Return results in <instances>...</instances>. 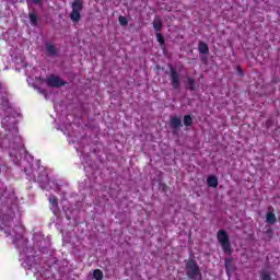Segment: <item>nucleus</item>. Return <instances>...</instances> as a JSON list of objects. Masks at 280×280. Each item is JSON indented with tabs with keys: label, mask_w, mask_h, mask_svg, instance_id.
Masks as SVG:
<instances>
[{
	"label": "nucleus",
	"mask_w": 280,
	"mask_h": 280,
	"mask_svg": "<svg viewBox=\"0 0 280 280\" xmlns=\"http://www.w3.org/2000/svg\"><path fill=\"white\" fill-rule=\"evenodd\" d=\"M3 106H4L5 108H10V102H8V100H4L2 107H3Z\"/></svg>",
	"instance_id": "nucleus-23"
},
{
	"label": "nucleus",
	"mask_w": 280,
	"mask_h": 280,
	"mask_svg": "<svg viewBox=\"0 0 280 280\" xmlns=\"http://www.w3.org/2000/svg\"><path fill=\"white\" fill-rule=\"evenodd\" d=\"M170 128L173 129L174 135H176V130H180L183 128V122L178 116H172L170 119Z\"/></svg>",
	"instance_id": "nucleus-5"
},
{
	"label": "nucleus",
	"mask_w": 280,
	"mask_h": 280,
	"mask_svg": "<svg viewBox=\"0 0 280 280\" xmlns=\"http://www.w3.org/2000/svg\"><path fill=\"white\" fill-rule=\"evenodd\" d=\"M93 278L95 280H103L104 279V272H102V270H100V269H95L93 271Z\"/></svg>",
	"instance_id": "nucleus-17"
},
{
	"label": "nucleus",
	"mask_w": 280,
	"mask_h": 280,
	"mask_svg": "<svg viewBox=\"0 0 280 280\" xmlns=\"http://www.w3.org/2000/svg\"><path fill=\"white\" fill-rule=\"evenodd\" d=\"M217 240L225 255H233V248L231 247V238L229 237V233L224 230H219L217 233Z\"/></svg>",
	"instance_id": "nucleus-2"
},
{
	"label": "nucleus",
	"mask_w": 280,
	"mask_h": 280,
	"mask_svg": "<svg viewBox=\"0 0 280 280\" xmlns=\"http://www.w3.org/2000/svg\"><path fill=\"white\" fill-rule=\"evenodd\" d=\"M170 71H171V74H170L171 84H172L173 89H180V77H179L178 72L172 66L170 68Z\"/></svg>",
	"instance_id": "nucleus-4"
},
{
	"label": "nucleus",
	"mask_w": 280,
	"mask_h": 280,
	"mask_svg": "<svg viewBox=\"0 0 280 280\" xmlns=\"http://www.w3.org/2000/svg\"><path fill=\"white\" fill-rule=\"evenodd\" d=\"M207 185H208V187H212L213 189H217L218 188V177H215V175L208 176Z\"/></svg>",
	"instance_id": "nucleus-8"
},
{
	"label": "nucleus",
	"mask_w": 280,
	"mask_h": 280,
	"mask_svg": "<svg viewBox=\"0 0 280 280\" xmlns=\"http://www.w3.org/2000/svg\"><path fill=\"white\" fill-rule=\"evenodd\" d=\"M201 61H202L203 65H206L207 63L206 57H201Z\"/></svg>",
	"instance_id": "nucleus-25"
},
{
	"label": "nucleus",
	"mask_w": 280,
	"mask_h": 280,
	"mask_svg": "<svg viewBox=\"0 0 280 280\" xmlns=\"http://www.w3.org/2000/svg\"><path fill=\"white\" fill-rule=\"evenodd\" d=\"M267 233H271V231H270V230H268V231H267Z\"/></svg>",
	"instance_id": "nucleus-27"
},
{
	"label": "nucleus",
	"mask_w": 280,
	"mask_h": 280,
	"mask_svg": "<svg viewBox=\"0 0 280 280\" xmlns=\"http://www.w3.org/2000/svg\"><path fill=\"white\" fill-rule=\"evenodd\" d=\"M49 202H50V205H52V207H58V197L50 196Z\"/></svg>",
	"instance_id": "nucleus-22"
},
{
	"label": "nucleus",
	"mask_w": 280,
	"mask_h": 280,
	"mask_svg": "<svg viewBox=\"0 0 280 280\" xmlns=\"http://www.w3.org/2000/svg\"><path fill=\"white\" fill-rule=\"evenodd\" d=\"M45 82L49 89H60V86H65L67 82H65L60 77L50 74L45 79Z\"/></svg>",
	"instance_id": "nucleus-3"
},
{
	"label": "nucleus",
	"mask_w": 280,
	"mask_h": 280,
	"mask_svg": "<svg viewBox=\"0 0 280 280\" xmlns=\"http://www.w3.org/2000/svg\"><path fill=\"white\" fill-rule=\"evenodd\" d=\"M33 3H35L36 5H38L40 3V0H33Z\"/></svg>",
	"instance_id": "nucleus-26"
},
{
	"label": "nucleus",
	"mask_w": 280,
	"mask_h": 280,
	"mask_svg": "<svg viewBox=\"0 0 280 280\" xmlns=\"http://www.w3.org/2000/svg\"><path fill=\"white\" fill-rule=\"evenodd\" d=\"M156 40L158 43L161 45V47H163V45H165V36H163V33L159 32L156 33Z\"/></svg>",
	"instance_id": "nucleus-18"
},
{
	"label": "nucleus",
	"mask_w": 280,
	"mask_h": 280,
	"mask_svg": "<svg viewBox=\"0 0 280 280\" xmlns=\"http://www.w3.org/2000/svg\"><path fill=\"white\" fill-rule=\"evenodd\" d=\"M192 124L194 118H191V115L184 116V126H186V128H189V126H191Z\"/></svg>",
	"instance_id": "nucleus-16"
},
{
	"label": "nucleus",
	"mask_w": 280,
	"mask_h": 280,
	"mask_svg": "<svg viewBox=\"0 0 280 280\" xmlns=\"http://www.w3.org/2000/svg\"><path fill=\"white\" fill-rule=\"evenodd\" d=\"M197 49L202 56H207V54H209V45L202 40L199 42Z\"/></svg>",
	"instance_id": "nucleus-7"
},
{
	"label": "nucleus",
	"mask_w": 280,
	"mask_h": 280,
	"mask_svg": "<svg viewBox=\"0 0 280 280\" xmlns=\"http://www.w3.org/2000/svg\"><path fill=\"white\" fill-rule=\"evenodd\" d=\"M186 84H187L189 91H196V80H194V78L188 77Z\"/></svg>",
	"instance_id": "nucleus-14"
},
{
	"label": "nucleus",
	"mask_w": 280,
	"mask_h": 280,
	"mask_svg": "<svg viewBox=\"0 0 280 280\" xmlns=\"http://www.w3.org/2000/svg\"><path fill=\"white\" fill-rule=\"evenodd\" d=\"M46 51L49 54V56H57L58 55V49H56V46L54 44H46Z\"/></svg>",
	"instance_id": "nucleus-11"
},
{
	"label": "nucleus",
	"mask_w": 280,
	"mask_h": 280,
	"mask_svg": "<svg viewBox=\"0 0 280 280\" xmlns=\"http://www.w3.org/2000/svg\"><path fill=\"white\" fill-rule=\"evenodd\" d=\"M70 19L73 23H80V19H82V15L80 14V11H71Z\"/></svg>",
	"instance_id": "nucleus-12"
},
{
	"label": "nucleus",
	"mask_w": 280,
	"mask_h": 280,
	"mask_svg": "<svg viewBox=\"0 0 280 280\" xmlns=\"http://www.w3.org/2000/svg\"><path fill=\"white\" fill-rule=\"evenodd\" d=\"M186 276L189 280H202V273L196 260H186Z\"/></svg>",
	"instance_id": "nucleus-1"
},
{
	"label": "nucleus",
	"mask_w": 280,
	"mask_h": 280,
	"mask_svg": "<svg viewBox=\"0 0 280 280\" xmlns=\"http://www.w3.org/2000/svg\"><path fill=\"white\" fill-rule=\"evenodd\" d=\"M28 19L33 27H36V25H38V16L36 15V13H30Z\"/></svg>",
	"instance_id": "nucleus-15"
},
{
	"label": "nucleus",
	"mask_w": 280,
	"mask_h": 280,
	"mask_svg": "<svg viewBox=\"0 0 280 280\" xmlns=\"http://www.w3.org/2000/svg\"><path fill=\"white\" fill-rule=\"evenodd\" d=\"M233 259L232 258H225V270L229 271L233 267L232 265Z\"/></svg>",
	"instance_id": "nucleus-21"
},
{
	"label": "nucleus",
	"mask_w": 280,
	"mask_h": 280,
	"mask_svg": "<svg viewBox=\"0 0 280 280\" xmlns=\"http://www.w3.org/2000/svg\"><path fill=\"white\" fill-rule=\"evenodd\" d=\"M267 224H277V215L273 212H267L266 214Z\"/></svg>",
	"instance_id": "nucleus-10"
},
{
	"label": "nucleus",
	"mask_w": 280,
	"mask_h": 280,
	"mask_svg": "<svg viewBox=\"0 0 280 280\" xmlns=\"http://www.w3.org/2000/svg\"><path fill=\"white\" fill-rule=\"evenodd\" d=\"M237 69H238V75H241V77L244 75V70H242V68L240 66L237 67Z\"/></svg>",
	"instance_id": "nucleus-24"
},
{
	"label": "nucleus",
	"mask_w": 280,
	"mask_h": 280,
	"mask_svg": "<svg viewBox=\"0 0 280 280\" xmlns=\"http://www.w3.org/2000/svg\"><path fill=\"white\" fill-rule=\"evenodd\" d=\"M84 8V1L83 0H73L72 2V12H82Z\"/></svg>",
	"instance_id": "nucleus-6"
},
{
	"label": "nucleus",
	"mask_w": 280,
	"mask_h": 280,
	"mask_svg": "<svg viewBox=\"0 0 280 280\" xmlns=\"http://www.w3.org/2000/svg\"><path fill=\"white\" fill-rule=\"evenodd\" d=\"M11 135H12L14 141H19V139H20L19 138V129L16 127L7 131L8 139H12V137H10Z\"/></svg>",
	"instance_id": "nucleus-9"
},
{
	"label": "nucleus",
	"mask_w": 280,
	"mask_h": 280,
	"mask_svg": "<svg viewBox=\"0 0 280 280\" xmlns=\"http://www.w3.org/2000/svg\"><path fill=\"white\" fill-rule=\"evenodd\" d=\"M118 23L122 25V27H126V25H128V19H126V16L120 15L118 18Z\"/></svg>",
	"instance_id": "nucleus-20"
},
{
	"label": "nucleus",
	"mask_w": 280,
	"mask_h": 280,
	"mask_svg": "<svg viewBox=\"0 0 280 280\" xmlns=\"http://www.w3.org/2000/svg\"><path fill=\"white\" fill-rule=\"evenodd\" d=\"M153 28L156 33L161 32V30H163V22L160 19H155L153 21Z\"/></svg>",
	"instance_id": "nucleus-13"
},
{
	"label": "nucleus",
	"mask_w": 280,
	"mask_h": 280,
	"mask_svg": "<svg viewBox=\"0 0 280 280\" xmlns=\"http://www.w3.org/2000/svg\"><path fill=\"white\" fill-rule=\"evenodd\" d=\"M272 279V277L270 276V272L262 270L260 272V280H270Z\"/></svg>",
	"instance_id": "nucleus-19"
}]
</instances>
